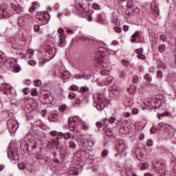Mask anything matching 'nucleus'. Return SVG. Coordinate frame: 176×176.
<instances>
[{
	"mask_svg": "<svg viewBox=\"0 0 176 176\" xmlns=\"http://www.w3.org/2000/svg\"><path fill=\"white\" fill-rule=\"evenodd\" d=\"M11 9L13 10V12H16V13H21V7L13 3H11Z\"/></svg>",
	"mask_w": 176,
	"mask_h": 176,
	"instance_id": "18",
	"label": "nucleus"
},
{
	"mask_svg": "<svg viewBox=\"0 0 176 176\" xmlns=\"http://www.w3.org/2000/svg\"><path fill=\"white\" fill-rule=\"evenodd\" d=\"M85 139H82L80 141V144L81 146H87V142H86V140H87V138H86V136L84 137Z\"/></svg>",
	"mask_w": 176,
	"mask_h": 176,
	"instance_id": "36",
	"label": "nucleus"
},
{
	"mask_svg": "<svg viewBox=\"0 0 176 176\" xmlns=\"http://www.w3.org/2000/svg\"><path fill=\"white\" fill-rule=\"evenodd\" d=\"M157 131V129H156V127L155 126H152L151 129H150V133L151 134H155V133H156Z\"/></svg>",
	"mask_w": 176,
	"mask_h": 176,
	"instance_id": "60",
	"label": "nucleus"
},
{
	"mask_svg": "<svg viewBox=\"0 0 176 176\" xmlns=\"http://www.w3.org/2000/svg\"><path fill=\"white\" fill-rule=\"evenodd\" d=\"M137 54H141L142 53V52H144V49L143 48H139L138 50H135Z\"/></svg>",
	"mask_w": 176,
	"mask_h": 176,
	"instance_id": "63",
	"label": "nucleus"
},
{
	"mask_svg": "<svg viewBox=\"0 0 176 176\" xmlns=\"http://www.w3.org/2000/svg\"><path fill=\"white\" fill-rule=\"evenodd\" d=\"M84 6L83 0H75L74 5L72 6V10L76 14L82 13L85 10Z\"/></svg>",
	"mask_w": 176,
	"mask_h": 176,
	"instance_id": "5",
	"label": "nucleus"
},
{
	"mask_svg": "<svg viewBox=\"0 0 176 176\" xmlns=\"http://www.w3.org/2000/svg\"><path fill=\"white\" fill-rule=\"evenodd\" d=\"M144 129V126H141L139 123H135V129L136 131H141Z\"/></svg>",
	"mask_w": 176,
	"mask_h": 176,
	"instance_id": "35",
	"label": "nucleus"
},
{
	"mask_svg": "<svg viewBox=\"0 0 176 176\" xmlns=\"http://www.w3.org/2000/svg\"><path fill=\"white\" fill-rule=\"evenodd\" d=\"M107 52L108 50L103 47L98 48V53L96 54L94 58L95 67L97 68H107L108 67V61L104 58V56H108Z\"/></svg>",
	"mask_w": 176,
	"mask_h": 176,
	"instance_id": "1",
	"label": "nucleus"
},
{
	"mask_svg": "<svg viewBox=\"0 0 176 176\" xmlns=\"http://www.w3.org/2000/svg\"><path fill=\"white\" fill-rule=\"evenodd\" d=\"M10 109H14L16 108H17V104H16V102H14L13 100H11L10 102Z\"/></svg>",
	"mask_w": 176,
	"mask_h": 176,
	"instance_id": "39",
	"label": "nucleus"
},
{
	"mask_svg": "<svg viewBox=\"0 0 176 176\" xmlns=\"http://www.w3.org/2000/svg\"><path fill=\"white\" fill-rule=\"evenodd\" d=\"M144 79L148 83H149V82L152 80V76H151V74H147L144 76Z\"/></svg>",
	"mask_w": 176,
	"mask_h": 176,
	"instance_id": "41",
	"label": "nucleus"
},
{
	"mask_svg": "<svg viewBox=\"0 0 176 176\" xmlns=\"http://www.w3.org/2000/svg\"><path fill=\"white\" fill-rule=\"evenodd\" d=\"M79 122H80V118L78 116H74L69 118V130L70 131H74L76 126L79 124Z\"/></svg>",
	"mask_w": 176,
	"mask_h": 176,
	"instance_id": "7",
	"label": "nucleus"
},
{
	"mask_svg": "<svg viewBox=\"0 0 176 176\" xmlns=\"http://www.w3.org/2000/svg\"><path fill=\"white\" fill-rule=\"evenodd\" d=\"M7 152L8 157H9L12 163H16L17 160H19V155L13 152V150H12V147L10 146H9L7 149Z\"/></svg>",
	"mask_w": 176,
	"mask_h": 176,
	"instance_id": "9",
	"label": "nucleus"
},
{
	"mask_svg": "<svg viewBox=\"0 0 176 176\" xmlns=\"http://www.w3.org/2000/svg\"><path fill=\"white\" fill-rule=\"evenodd\" d=\"M102 157H107V156H108V151L104 150L102 152Z\"/></svg>",
	"mask_w": 176,
	"mask_h": 176,
	"instance_id": "59",
	"label": "nucleus"
},
{
	"mask_svg": "<svg viewBox=\"0 0 176 176\" xmlns=\"http://www.w3.org/2000/svg\"><path fill=\"white\" fill-rule=\"evenodd\" d=\"M35 54V50L34 49H30L28 50V54H30V56H34Z\"/></svg>",
	"mask_w": 176,
	"mask_h": 176,
	"instance_id": "52",
	"label": "nucleus"
},
{
	"mask_svg": "<svg viewBox=\"0 0 176 176\" xmlns=\"http://www.w3.org/2000/svg\"><path fill=\"white\" fill-rule=\"evenodd\" d=\"M166 131H169V133H171L173 131V126L170 124H166L165 125Z\"/></svg>",
	"mask_w": 176,
	"mask_h": 176,
	"instance_id": "47",
	"label": "nucleus"
},
{
	"mask_svg": "<svg viewBox=\"0 0 176 176\" xmlns=\"http://www.w3.org/2000/svg\"><path fill=\"white\" fill-rule=\"evenodd\" d=\"M151 10L155 14H159V8L156 6V3H151Z\"/></svg>",
	"mask_w": 176,
	"mask_h": 176,
	"instance_id": "28",
	"label": "nucleus"
},
{
	"mask_svg": "<svg viewBox=\"0 0 176 176\" xmlns=\"http://www.w3.org/2000/svg\"><path fill=\"white\" fill-rule=\"evenodd\" d=\"M109 120L110 123H111L112 124H113V123H114L115 122H116V118H115V117H111V118H109Z\"/></svg>",
	"mask_w": 176,
	"mask_h": 176,
	"instance_id": "61",
	"label": "nucleus"
},
{
	"mask_svg": "<svg viewBox=\"0 0 176 176\" xmlns=\"http://www.w3.org/2000/svg\"><path fill=\"white\" fill-rule=\"evenodd\" d=\"M30 144H31V142H30V139H28V137H25L23 139L21 140V148L23 151H28V148H30Z\"/></svg>",
	"mask_w": 176,
	"mask_h": 176,
	"instance_id": "10",
	"label": "nucleus"
},
{
	"mask_svg": "<svg viewBox=\"0 0 176 176\" xmlns=\"http://www.w3.org/2000/svg\"><path fill=\"white\" fill-rule=\"evenodd\" d=\"M50 122H57L58 120V116L56 114H51L49 117Z\"/></svg>",
	"mask_w": 176,
	"mask_h": 176,
	"instance_id": "30",
	"label": "nucleus"
},
{
	"mask_svg": "<svg viewBox=\"0 0 176 176\" xmlns=\"http://www.w3.org/2000/svg\"><path fill=\"white\" fill-rule=\"evenodd\" d=\"M7 126L10 133H16L17 129H19V124L14 120H9L7 122Z\"/></svg>",
	"mask_w": 176,
	"mask_h": 176,
	"instance_id": "8",
	"label": "nucleus"
},
{
	"mask_svg": "<svg viewBox=\"0 0 176 176\" xmlns=\"http://www.w3.org/2000/svg\"><path fill=\"white\" fill-rule=\"evenodd\" d=\"M41 6L39 5V3L38 1H34L32 3V7L33 9H38Z\"/></svg>",
	"mask_w": 176,
	"mask_h": 176,
	"instance_id": "44",
	"label": "nucleus"
},
{
	"mask_svg": "<svg viewBox=\"0 0 176 176\" xmlns=\"http://www.w3.org/2000/svg\"><path fill=\"white\" fill-rule=\"evenodd\" d=\"M97 20L98 23H100V24H106L105 18H104L101 14L97 15Z\"/></svg>",
	"mask_w": 176,
	"mask_h": 176,
	"instance_id": "29",
	"label": "nucleus"
},
{
	"mask_svg": "<svg viewBox=\"0 0 176 176\" xmlns=\"http://www.w3.org/2000/svg\"><path fill=\"white\" fill-rule=\"evenodd\" d=\"M3 64L7 69H10L14 73H17L21 69L19 64L16 63V59L12 57L5 58Z\"/></svg>",
	"mask_w": 176,
	"mask_h": 176,
	"instance_id": "2",
	"label": "nucleus"
},
{
	"mask_svg": "<svg viewBox=\"0 0 176 176\" xmlns=\"http://www.w3.org/2000/svg\"><path fill=\"white\" fill-rule=\"evenodd\" d=\"M123 124H124L123 121L120 120L117 121L116 124H114L113 127H120V131H122V130H123Z\"/></svg>",
	"mask_w": 176,
	"mask_h": 176,
	"instance_id": "25",
	"label": "nucleus"
},
{
	"mask_svg": "<svg viewBox=\"0 0 176 176\" xmlns=\"http://www.w3.org/2000/svg\"><path fill=\"white\" fill-rule=\"evenodd\" d=\"M126 91L128 93H134L135 91V87L134 86H131V88H127Z\"/></svg>",
	"mask_w": 176,
	"mask_h": 176,
	"instance_id": "46",
	"label": "nucleus"
},
{
	"mask_svg": "<svg viewBox=\"0 0 176 176\" xmlns=\"http://www.w3.org/2000/svg\"><path fill=\"white\" fill-rule=\"evenodd\" d=\"M151 100L152 99L148 98L143 102V104L142 105V109L143 111H145V109H152V108H155V105H149V102H151Z\"/></svg>",
	"mask_w": 176,
	"mask_h": 176,
	"instance_id": "14",
	"label": "nucleus"
},
{
	"mask_svg": "<svg viewBox=\"0 0 176 176\" xmlns=\"http://www.w3.org/2000/svg\"><path fill=\"white\" fill-rule=\"evenodd\" d=\"M92 9H94L95 10H100V9H101V6L94 3L92 4Z\"/></svg>",
	"mask_w": 176,
	"mask_h": 176,
	"instance_id": "43",
	"label": "nucleus"
},
{
	"mask_svg": "<svg viewBox=\"0 0 176 176\" xmlns=\"http://www.w3.org/2000/svg\"><path fill=\"white\" fill-rule=\"evenodd\" d=\"M121 63L122 64V65H124V67H129V65H130V62H129V60L126 59L121 60Z\"/></svg>",
	"mask_w": 176,
	"mask_h": 176,
	"instance_id": "42",
	"label": "nucleus"
},
{
	"mask_svg": "<svg viewBox=\"0 0 176 176\" xmlns=\"http://www.w3.org/2000/svg\"><path fill=\"white\" fill-rule=\"evenodd\" d=\"M112 82H113V77L109 76L107 78H106V80L102 84L98 82V85L99 86H105L107 85H111V83H112Z\"/></svg>",
	"mask_w": 176,
	"mask_h": 176,
	"instance_id": "19",
	"label": "nucleus"
},
{
	"mask_svg": "<svg viewBox=\"0 0 176 176\" xmlns=\"http://www.w3.org/2000/svg\"><path fill=\"white\" fill-rule=\"evenodd\" d=\"M114 31H116V32H118V34H120V32H122V28L116 26L114 28Z\"/></svg>",
	"mask_w": 176,
	"mask_h": 176,
	"instance_id": "56",
	"label": "nucleus"
},
{
	"mask_svg": "<svg viewBox=\"0 0 176 176\" xmlns=\"http://www.w3.org/2000/svg\"><path fill=\"white\" fill-rule=\"evenodd\" d=\"M34 31H36V32H39V31H41V26L39 25H35Z\"/></svg>",
	"mask_w": 176,
	"mask_h": 176,
	"instance_id": "58",
	"label": "nucleus"
},
{
	"mask_svg": "<svg viewBox=\"0 0 176 176\" xmlns=\"http://www.w3.org/2000/svg\"><path fill=\"white\" fill-rule=\"evenodd\" d=\"M60 78H62L63 79H69L71 78V73L68 70H63L59 76Z\"/></svg>",
	"mask_w": 176,
	"mask_h": 176,
	"instance_id": "17",
	"label": "nucleus"
},
{
	"mask_svg": "<svg viewBox=\"0 0 176 176\" xmlns=\"http://www.w3.org/2000/svg\"><path fill=\"white\" fill-rule=\"evenodd\" d=\"M29 65H31L32 67H35L36 65V62L34 60H30L28 61Z\"/></svg>",
	"mask_w": 176,
	"mask_h": 176,
	"instance_id": "49",
	"label": "nucleus"
},
{
	"mask_svg": "<svg viewBox=\"0 0 176 176\" xmlns=\"http://www.w3.org/2000/svg\"><path fill=\"white\" fill-rule=\"evenodd\" d=\"M95 107L98 111L104 109L105 108V98L102 94H98L94 97Z\"/></svg>",
	"mask_w": 176,
	"mask_h": 176,
	"instance_id": "3",
	"label": "nucleus"
},
{
	"mask_svg": "<svg viewBox=\"0 0 176 176\" xmlns=\"http://www.w3.org/2000/svg\"><path fill=\"white\" fill-rule=\"evenodd\" d=\"M65 34L63 33L59 36V46L63 47L65 45Z\"/></svg>",
	"mask_w": 176,
	"mask_h": 176,
	"instance_id": "21",
	"label": "nucleus"
},
{
	"mask_svg": "<svg viewBox=\"0 0 176 176\" xmlns=\"http://www.w3.org/2000/svg\"><path fill=\"white\" fill-rule=\"evenodd\" d=\"M140 36V32L136 31L132 36L131 38V43H133V42H135V38H138Z\"/></svg>",
	"mask_w": 176,
	"mask_h": 176,
	"instance_id": "31",
	"label": "nucleus"
},
{
	"mask_svg": "<svg viewBox=\"0 0 176 176\" xmlns=\"http://www.w3.org/2000/svg\"><path fill=\"white\" fill-rule=\"evenodd\" d=\"M158 48L160 53H164V52H166V45H160Z\"/></svg>",
	"mask_w": 176,
	"mask_h": 176,
	"instance_id": "37",
	"label": "nucleus"
},
{
	"mask_svg": "<svg viewBox=\"0 0 176 176\" xmlns=\"http://www.w3.org/2000/svg\"><path fill=\"white\" fill-rule=\"evenodd\" d=\"M32 96L33 97H36L38 96V91L36 89H32Z\"/></svg>",
	"mask_w": 176,
	"mask_h": 176,
	"instance_id": "54",
	"label": "nucleus"
},
{
	"mask_svg": "<svg viewBox=\"0 0 176 176\" xmlns=\"http://www.w3.org/2000/svg\"><path fill=\"white\" fill-rule=\"evenodd\" d=\"M80 91H82V93H85L86 91H89V87H81L80 89Z\"/></svg>",
	"mask_w": 176,
	"mask_h": 176,
	"instance_id": "50",
	"label": "nucleus"
},
{
	"mask_svg": "<svg viewBox=\"0 0 176 176\" xmlns=\"http://www.w3.org/2000/svg\"><path fill=\"white\" fill-rule=\"evenodd\" d=\"M75 97H76V94L74 92H72L69 94V100H74V98H75Z\"/></svg>",
	"mask_w": 176,
	"mask_h": 176,
	"instance_id": "51",
	"label": "nucleus"
},
{
	"mask_svg": "<svg viewBox=\"0 0 176 176\" xmlns=\"http://www.w3.org/2000/svg\"><path fill=\"white\" fill-rule=\"evenodd\" d=\"M106 135L107 137H115V135L113 134V132H112V129H107L106 131Z\"/></svg>",
	"mask_w": 176,
	"mask_h": 176,
	"instance_id": "34",
	"label": "nucleus"
},
{
	"mask_svg": "<svg viewBox=\"0 0 176 176\" xmlns=\"http://www.w3.org/2000/svg\"><path fill=\"white\" fill-rule=\"evenodd\" d=\"M131 116V112H125L123 113V117L124 118H130Z\"/></svg>",
	"mask_w": 176,
	"mask_h": 176,
	"instance_id": "57",
	"label": "nucleus"
},
{
	"mask_svg": "<svg viewBox=\"0 0 176 176\" xmlns=\"http://www.w3.org/2000/svg\"><path fill=\"white\" fill-rule=\"evenodd\" d=\"M79 124L81 125V128L82 129V130H84L85 131L89 130V124H87V123L82 121V120H80V121H79Z\"/></svg>",
	"mask_w": 176,
	"mask_h": 176,
	"instance_id": "26",
	"label": "nucleus"
},
{
	"mask_svg": "<svg viewBox=\"0 0 176 176\" xmlns=\"http://www.w3.org/2000/svg\"><path fill=\"white\" fill-rule=\"evenodd\" d=\"M18 168H19V170H22V171H24V173H25L26 174H28V173L31 171L28 164H25L24 162L19 164Z\"/></svg>",
	"mask_w": 176,
	"mask_h": 176,
	"instance_id": "11",
	"label": "nucleus"
},
{
	"mask_svg": "<svg viewBox=\"0 0 176 176\" xmlns=\"http://www.w3.org/2000/svg\"><path fill=\"white\" fill-rule=\"evenodd\" d=\"M49 144H50L52 148L58 147V146L60 145V142H58V138H57L56 140L52 139L51 141L49 142Z\"/></svg>",
	"mask_w": 176,
	"mask_h": 176,
	"instance_id": "23",
	"label": "nucleus"
},
{
	"mask_svg": "<svg viewBox=\"0 0 176 176\" xmlns=\"http://www.w3.org/2000/svg\"><path fill=\"white\" fill-rule=\"evenodd\" d=\"M23 93L25 94V96H28V94H30V89L28 88H23Z\"/></svg>",
	"mask_w": 176,
	"mask_h": 176,
	"instance_id": "55",
	"label": "nucleus"
},
{
	"mask_svg": "<svg viewBox=\"0 0 176 176\" xmlns=\"http://www.w3.org/2000/svg\"><path fill=\"white\" fill-rule=\"evenodd\" d=\"M164 115H165V116H167V117L170 116V114L168 112H166L164 114H163V113H157L158 118L161 119L160 116H164Z\"/></svg>",
	"mask_w": 176,
	"mask_h": 176,
	"instance_id": "48",
	"label": "nucleus"
},
{
	"mask_svg": "<svg viewBox=\"0 0 176 176\" xmlns=\"http://www.w3.org/2000/svg\"><path fill=\"white\" fill-rule=\"evenodd\" d=\"M58 135H60V137H63L64 140H71V133L69 132H66V133L59 132Z\"/></svg>",
	"mask_w": 176,
	"mask_h": 176,
	"instance_id": "22",
	"label": "nucleus"
},
{
	"mask_svg": "<svg viewBox=\"0 0 176 176\" xmlns=\"http://www.w3.org/2000/svg\"><path fill=\"white\" fill-rule=\"evenodd\" d=\"M13 16V12L10 10L9 6L3 4L0 6V20L2 19H8Z\"/></svg>",
	"mask_w": 176,
	"mask_h": 176,
	"instance_id": "4",
	"label": "nucleus"
},
{
	"mask_svg": "<svg viewBox=\"0 0 176 176\" xmlns=\"http://www.w3.org/2000/svg\"><path fill=\"white\" fill-rule=\"evenodd\" d=\"M69 90H71V91H76L77 90H79V87L73 85L70 87Z\"/></svg>",
	"mask_w": 176,
	"mask_h": 176,
	"instance_id": "45",
	"label": "nucleus"
},
{
	"mask_svg": "<svg viewBox=\"0 0 176 176\" xmlns=\"http://www.w3.org/2000/svg\"><path fill=\"white\" fill-rule=\"evenodd\" d=\"M148 167H149V164H148V162H144L140 166V170H146Z\"/></svg>",
	"mask_w": 176,
	"mask_h": 176,
	"instance_id": "38",
	"label": "nucleus"
},
{
	"mask_svg": "<svg viewBox=\"0 0 176 176\" xmlns=\"http://www.w3.org/2000/svg\"><path fill=\"white\" fill-rule=\"evenodd\" d=\"M102 122H96V126L98 127V129H101V127H102V126H104V124H105V123H107V118H104L102 120Z\"/></svg>",
	"mask_w": 176,
	"mask_h": 176,
	"instance_id": "32",
	"label": "nucleus"
},
{
	"mask_svg": "<svg viewBox=\"0 0 176 176\" xmlns=\"http://www.w3.org/2000/svg\"><path fill=\"white\" fill-rule=\"evenodd\" d=\"M11 42L12 47L14 50H20V47H19V46H20V44H19V39L12 37Z\"/></svg>",
	"mask_w": 176,
	"mask_h": 176,
	"instance_id": "15",
	"label": "nucleus"
},
{
	"mask_svg": "<svg viewBox=\"0 0 176 176\" xmlns=\"http://www.w3.org/2000/svg\"><path fill=\"white\" fill-rule=\"evenodd\" d=\"M111 93L113 94V96H119V88L116 85H113L109 88Z\"/></svg>",
	"mask_w": 176,
	"mask_h": 176,
	"instance_id": "20",
	"label": "nucleus"
},
{
	"mask_svg": "<svg viewBox=\"0 0 176 176\" xmlns=\"http://www.w3.org/2000/svg\"><path fill=\"white\" fill-rule=\"evenodd\" d=\"M69 146L70 148H72V149H75V148H76V144L73 141H71L69 142Z\"/></svg>",
	"mask_w": 176,
	"mask_h": 176,
	"instance_id": "53",
	"label": "nucleus"
},
{
	"mask_svg": "<svg viewBox=\"0 0 176 176\" xmlns=\"http://www.w3.org/2000/svg\"><path fill=\"white\" fill-rule=\"evenodd\" d=\"M50 135H51L52 137H56V135H57V131H50Z\"/></svg>",
	"mask_w": 176,
	"mask_h": 176,
	"instance_id": "62",
	"label": "nucleus"
},
{
	"mask_svg": "<svg viewBox=\"0 0 176 176\" xmlns=\"http://www.w3.org/2000/svg\"><path fill=\"white\" fill-rule=\"evenodd\" d=\"M154 167L155 170L159 171L160 174H163V173H164V170H165L164 164H160V166H158L157 165H154Z\"/></svg>",
	"mask_w": 176,
	"mask_h": 176,
	"instance_id": "24",
	"label": "nucleus"
},
{
	"mask_svg": "<svg viewBox=\"0 0 176 176\" xmlns=\"http://www.w3.org/2000/svg\"><path fill=\"white\" fill-rule=\"evenodd\" d=\"M5 54H2V52H0V60L4 61L5 60Z\"/></svg>",
	"mask_w": 176,
	"mask_h": 176,
	"instance_id": "64",
	"label": "nucleus"
},
{
	"mask_svg": "<svg viewBox=\"0 0 176 176\" xmlns=\"http://www.w3.org/2000/svg\"><path fill=\"white\" fill-rule=\"evenodd\" d=\"M36 20H38L41 25H46L49 23V20H50V14L47 12H43L36 16Z\"/></svg>",
	"mask_w": 176,
	"mask_h": 176,
	"instance_id": "6",
	"label": "nucleus"
},
{
	"mask_svg": "<svg viewBox=\"0 0 176 176\" xmlns=\"http://www.w3.org/2000/svg\"><path fill=\"white\" fill-rule=\"evenodd\" d=\"M1 89H2V91H3V93L6 95L10 94V93H12V85L9 84H6V83L2 84Z\"/></svg>",
	"mask_w": 176,
	"mask_h": 176,
	"instance_id": "12",
	"label": "nucleus"
},
{
	"mask_svg": "<svg viewBox=\"0 0 176 176\" xmlns=\"http://www.w3.org/2000/svg\"><path fill=\"white\" fill-rule=\"evenodd\" d=\"M63 71H64V65L63 64L59 63L54 66V72L56 76H60Z\"/></svg>",
	"mask_w": 176,
	"mask_h": 176,
	"instance_id": "13",
	"label": "nucleus"
},
{
	"mask_svg": "<svg viewBox=\"0 0 176 176\" xmlns=\"http://www.w3.org/2000/svg\"><path fill=\"white\" fill-rule=\"evenodd\" d=\"M100 74H101L102 76H108V75H111V71L107 70V69H102V70L100 72Z\"/></svg>",
	"mask_w": 176,
	"mask_h": 176,
	"instance_id": "33",
	"label": "nucleus"
},
{
	"mask_svg": "<svg viewBox=\"0 0 176 176\" xmlns=\"http://www.w3.org/2000/svg\"><path fill=\"white\" fill-rule=\"evenodd\" d=\"M33 83L36 87H39V86L42 85V81H41V80H36L33 82Z\"/></svg>",
	"mask_w": 176,
	"mask_h": 176,
	"instance_id": "40",
	"label": "nucleus"
},
{
	"mask_svg": "<svg viewBox=\"0 0 176 176\" xmlns=\"http://www.w3.org/2000/svg\"><path fill=\"white\" fill-rule=\"evenodd\" d=\"M116 149L118 152H124V149H126V145L123 143V141L119 140L116 144Z\"/></svg>",
	"mask_w": 176,
	"mask_h": 176,
	"instance_id": "16",
	"label": "nucleus"
},
{
	"mask_svg": "<svg viewBox=\"0 0 176 176\" xmlns=\"http://www.w3.org/2000/svg\"><path fill=\"white\" fill-rule=\"evenodd\" d=\"M89 138L86 139L87 142V146H89V148H93L94 146V142L91 140V138H90V135H88Z\"/></svg>",
	"mask_w": 176,
	"mask_h": 176,
	"instance_id": "27",
	"label": "nucleus"
}]
</instances>
